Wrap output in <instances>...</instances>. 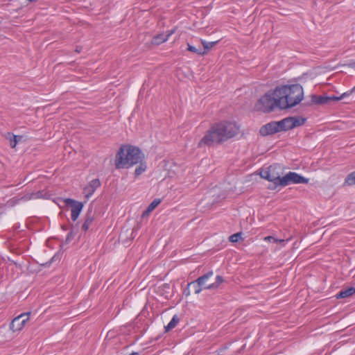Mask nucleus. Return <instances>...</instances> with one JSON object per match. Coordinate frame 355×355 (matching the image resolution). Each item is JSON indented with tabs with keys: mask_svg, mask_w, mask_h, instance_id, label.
<instances>
[{
	"mask_svg": "<svg viewBox=\"0 0 355 355\" xmlns=\"http://www.w3.org/2000/svg\"><path fill=\"white\" fill-rule=\"evenodd\" d=\"M309 179L295 172H289L281 178L280 186L286 187L290 184H307Z\"/></svg>",
	"mask_w": 355,
	"mask_h": 355,
	"instance_id": "8",
	"label": "nucleus"
},
{
	"mask_svg": "<svg viewBox=\"0 0 355 355\" xmlns=\"http://www.w3.org/2000/svg\"><path fill=\"white\" fill-rule=\"evenodd\" d=\"M93 220H94V218L92 216H87L85 218V222L82 225L83 231L87 232L89 230V226L92 223Z\"/></svg>",
	"mask_w": 355,
	"mask_h": 355,
	"instance_id": "19",
	"label": "nucleus"
},
{
	"mask_svg": "<svg viewBox=\"0 0 355 355\" xmlns=\"http://www.w3.org/2000/svg\"><path fill=\"white\" fill-rule=\"evenodd\" d=\"M327 100H328L327 97H322V96H320V97L319 98V100L318 101V103H325Z\"/></svg>",
	"mask_w": 355,
	"mask_h": 355,
	"instance_id": "27",
	"label": "nucleus"
},
{
	"mask_svg": "<svg viewBox=\"0 0 355 355\" xmlns=\"http://www.w3.org/2000/svg\"><path fill=\"white\" fill-rule=\"evenodd\" d=\"M65 206L71 208V219L75 221L79 216L83 208V204L71 198H65L63 200Z\"/></svg>",
	"mask_w": 355,
	"mask_h": 355,
	"instance_id": "9",
	"label": "nucleus"
},
{
	"mask_svg": "<svg viewBox=\"0 0 355 355\" xmlns=\"http://www.w3.org/2000/svg\"><path fill=\"white\" fill-rule=\"evenodd\" d=\"M188 46V48L187 49L189 51H191L193 53H196L198 55H203L206 53V51H202V49H198L193 46H191V44H187Z\"/></svg>",
	"mask_w": 355,
	"mask_h": 355,
	"instance_id": "24",
	"label": "nucleus"
},
{
	"mask_svg": "<svg viewBox=\"0 0 355 355\" xmlns=\"http://www.w3.org/2000/svg\"><path fill=\"white\" fill-rule=\"evenodd\" d=\"M173 31H171L168 33H167L166 35H165V34H159V35L154 37L152 39V44H155V45H159V44H160L167 41L168 37H170L171 35L173 34Z\"/></svg>",
	"mask_w": 355,
	"mask_h": 355,
	"instance_id": "13",
	"label": "nucleus"
},
{
	"mask_svg": "<svg viewBox=\"0 0 355 355\" xmlns=\"http://www.w3.org/2000/svg\"><path fill=\"white\" fill-rule=\"evenodd\" d=\"M277 132H280L277 121L269 123L260 129L262 135H272Z\"/></svg>",
	"mask_w": 355,
	"mask_h": 355,
	"instance_id": "12",
	"label": "nucleus"
},
{
	"mask_svg": "<svg viewBox=\"0 0 355 355\" xmlns=\"http://www.w3.org/2000/svg\"><path fill=\"white\" fill-rule=\"evenodd\" d=\"M241 233H236V234H234L230 236V240L232 242H237L241 239Z\"/></svg>",
	"mask_w": 355,
	"mask_h": 355,
	"instance_id": "25",
	"label": "nucleus"
},
{
	"mask_svg": "<svg viewBox=\"0 0 355 355\" xmlns=\"http://www.w3.org/2000/svg\"><path fill=\"white\" fill-rule=\"evenodd\" d=\"M305 119L301 116H291L277 121L280 131H286L303 125Z\"/></svg>",
	"mask_w": 355,
	"mask_h": 355,
	"instance_id": "7",
	"label": "nucleus"
},
{
	"mask_svg": "<svg viewBox=\"0 0 355 355\" xmlns=\"http://www.w3.org/2000/svg\"><path fill=\"white\" fill-rule=\"evenodd\" d=\"M29 315V312L24 313L15 318L10 324V328L12 330V331L21 330L24 327L26 322L28 320Z\"/></svg>",
	"mask_w": 355,
	"mask_h": 355,
	"instance_id": "10",
	"label": "nucleus"
},
{
	"mask_svg": "<svg viewBox=\"0 0 355 355\" xmlns=\"http://www.w3.org/2000/svg\"><path fill=\"white\" fill-rule=\"evenodd\" d=\"M144 154L140 149L131 145H122L115 156L116 168H129L144 159Z\"/></svg>",
	"mask_w": 355,
	"mask_h": 355,
	"instance_id": "3",
	"label": "nucleus"
},
{
	"mask_svg": "<svg viewBox=\"0 0 355 355\" xmlns=\"http://www.w3.org/2000/svg\"><path fill=\"white\" fill-rule=\"evenodd\" d=\"M73 238V232L71 231L68 234H67V236L66 238V241H65V243H68L71 240V239Z\"/></svg>",
	"mask_w": 355,
	"mask_h": 355,
	"instance_id": "26",
	"label": "nucleus"
},
{
	"mask_svg": "<svg viewBox=\"0 0 355 355\" xmlns=\"http://www.w3.org/2000/svg\"><path fill=\"white\" fill-rule=\"evenodd\" d=\"M137 167L135 170V177H138L140 175H141L143 173H144L146 171L147 165L144 159L141 161L140 162H138L137 164Z\"/></svg>",
	"mask_w": 355,
	"mask_h": 355,
	"instance_id": "14",
	"label": "nucleus"
},
{
	"mask_svg": "<svg viewBox=\"0 0 355 355\" xmlns=\"http://www.w3.org/2000/svg\"><path fill=\"white\" fill-rule=\"evenodd\" d=\"M354 91H355V87H354V88L349 92L343 93L340 96H331L327 97V98H328V100H331V101L341 100V99L344 98V97L349 95Z\"/></svg>",
	"mask_w": 355,
	"mask_h": 355,
	"instance_id": "22",
	"label": "nucleus"
},
{
	"mask_svg": "<svg viewBox=\"0 0 355 355\" xmlns=\"http://www.w3.org/2000/svg\"><path fill=\"white\" fill-rule=\"evenodd\" d=\"M355 293V288L351 287L347 289L341 291L337 295L338 298H345L352 296Z\"/></svg>",
	"mask_w": 355,
	"mask_h": 355,
	"instance_id": "16",
	"label": "nucleus"
},
{
	"mask_svg": "<svg viewBox=\"0 0 355 355\" xmlns=\"http://www.w3.org/2000/svg\"><path fill=\"white\" fill-rule=\"evenodd\" d=\"M28 1L30 2H34V1H36L37 0H28Z\"/></svg>",
	"mask_w": 355,
	"mask_h": 355,
	"instance_id": "30",
	"label": "nucleus"
},
{
	"mask_svg": "<svg viewBox=\"0 0 355 355\" xmlns=\"http://www.w3.org/2000/svg\"><path fill=\"white\" fill-rule=\"evenodd\" d=\"M161 202V200L158 198L155 199L148 207L146 211H144L143 216L148 215L152 211H153Z\"/></svg>",
	"mask_w": 355,
	"mask_h": 355,
	"instance_id": "15",
	"label": "nucleus"
},
{
	"mask_svg": "<svg viewBox=\"0 0 355 355\" xmlns=\"http://www.w3.org/2000/svg\"><path fill=\"white\" fill-rule=\"evenodd\" d=\"M279 98V109L285 110L295 106L303 99L304 92L299 84L278 86L275 93Z\"/></svg>",
	"mask_w": 355,
	"mask_h": 355,
	"instance_id": "2",
	"label": "nucleus"
},
{
	"mask_svg": "<svg viewBox=\"0 0 355 355\" xmlns=\"http://www.w3.org/2000/svg\"><path fill=\"white\" fill-rule=\"evenodd\" d=\"M345 184L349 186L355 184V172H352L347 176Z\"/></svg>",
	"mask_w": 355,
	"mask_h": 355,
	"instance_id": "21",
	"label": "nucleus"
},
{
	"mask_svg": "<svg viewBox=\"0 0 355 355\" xmlns=\"http://www.w3.org/2000/svg\"><path fill=\"white\" fill-rule=\"evenodd\" d=\"M100 181L97 178L90 181V182L87 186H85L83 189L85 197L87 199L89 198L94 193L96 189L100 187Z\"/></svg>",
	"mask_w": 355,
	"mask_h": 355,
	"instance_id": "11",
	"label": "nucleus"
},
{
	"mask_svg": "<svg viewBox=\"0 0 355 355\" xmlns=\"http://www.w3.org/2000/svg\"><path fill=\"white\" fill-rule=\"evenodd\" d=\"M239 127L235 123L221 122L211 126L198 144L199 146H210L226 141L237 135Z\"/></svg>",
	"mask_w": 355,
	"mask_h": 355,
	"instance_id": "1",
	"label": "nucleus"
},
{
	"mask_svg": "<svg viewBox=\"0 0 355 355\" xmlns=\"http://www.w3.org/2000/svg\"><path fill=\"white\" fill-rule=\"evenodd\" d=\"M275 93V89L270 90L261 96L256 103V109L263 112H270L276 108L279 109V98Z\"/></svg>",
	"mask_w": 355,
	"mask_h": 355,
	"instance_id": "4",
	"label": "nucleus"
},
{
	"mask_svg": "<svg viewBox=\"0 0 355 355\" xmlns=\"http://www.w3.org/2000/svg\"><path fill=\"white\" fill-rule=\"evenodd\" d=\"M213 272L209 271L207 274L198 277L195 282H191L189 285L196 287L195 293L198 294L202 289H215L217 288L223 282L221 276L218 275L216 277L215 282L207 284L209 279L213 276Z\"/></svg>",
	"mask_w": 355,
	"mask_h": 355,
	"instance_id": "5",
	"label": "nucleus"
},
{
	"mask_svg": "<svg viewBox=\"0 0 355 355\" xmlns=\"http://www.w3.org/2000/svg\"><path fill=\"white\" fill-rule=\"evenodd\" d=\"M178 322H179V318H178V315H173L171 320L169 322L168 325L166 327V330L169 331V330L173 329L177 325Z\"/></svg>",
	"mask_w": 355,
	"mask_h": 355,
	"instance_id": "20",
	"label": "nucleus"
},
{
	"mask_svg": "<svg viewBox=\"0 0 355 355\" xmlns=\"http://www.w3.org/2000/svg\"><path fill=\"white\" fill-rule=\"evenodd\" d=\"M17 136L12 135L10 132L6 134V139L9 140L11 148H15L18 142Z\"/></svg>",
	"mask_w": 355,
	"mask_h": 355,
	"instance_id": "18",
	"label": "nucleus"
},
{
	"mask_svg": "<svg viewBox=\"0 0 355 355\" xmlns=\"http://www.w3.org/2000/svg\"><path fill=\"white\" fill-rule=\"evenodd\" d=\"M218 43V41L216 42H206L205 40H202V44L203 45V47L205 49L204 51L206 52L211 49L215 44Z\"/></svg>",
	"mask_w": 355,
	"mask_h": 355,
	"instance_id": "23",
	"label": "nucleus"
},
{
	"mask_svg": "<svg viewBox=\"0 0 355 355\" xmlns=\"http://www.w3.org/2000/svg\"><path fill=\"white\" fill-rule=\"evenodd\" d=\"M107 337H108V334L106 335L105 340H110Z\"/></svg>",
	"mask_w": 355,
	"mask_h": 355,
	"instance_id": "29",
	"label": "nucleus"
},
{
	"mask_svg": "<svg viewBox=\"0 0 355 355\" xmlns=\"http://www.w3.org/2000/svg\"><path fill=\"white\" fill-rule=\"evenodd\" d=\"M260 176L272 182L275 187L280 186L282 175V167L279 164H273L262 168L259 172Z\"/></svg>",
	"mask_w": 355,
	"mask_h": 355,
	"instance_id": "6",
	"label": "nucleus"
},
{
	"mask_svg": "<svg viewBox=\"0 0 355 355\" xmlns=\"http://www.w3.org/2000/svg\"><path fill=\"white\" fill-rule=\"evenodd\" d=\"M129 355H139V354H138V353L133 352V353H132V354H129Z\"/></svg>",
	"mask_w": 355,
	"mask_h": 355,
	"instance_id": "28",
	"label": "nucleus"
},
{
	"mask_svg": "<svg viewBox=\"0 0 355 355\" xmlns=\"http://www.w3.org/2000/svg\"><path fill=\"white\" fill-rule=\"evenodd\" d=\"M264 241H268V242H270V243H276V244H279L281 245L282 246H284L285 245L286 243V240H284V239H277L273 236H266L264 238Z\"/></svg>",
	"mask_w": 355,
	"mask_h": 355,
	"instance_id": "17",
	"label": "nucleus"
},
{
	"mask_svg": "<svg viewBox=\"0 0 355 355\" xmlns=\"http://www.w3.org/2000/svg\"><path fill=\"white\" fill-rule=\"evenodd\" d=\"M76 51L77 52H80V50H79V49H78V48L76 49Z\"/></svg>",
	"mask_w": 355,
	"mask_h": 355,
	"instance_id": "31",
	"label": "nucleus"
}]
</instances>
